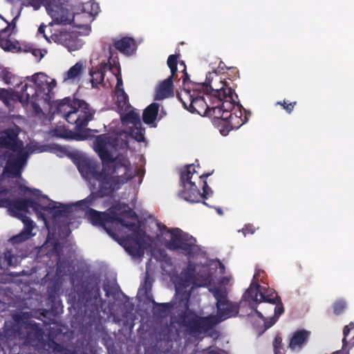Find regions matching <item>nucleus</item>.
I'll return each instance as SVG.
<instances>
[{"mask_svg": "<svg viewBox=\"0 0 354 354\" xmlns=\"http://www.w3.org/2000/svg\"><path fill=\"white\" fill-rule=\"evenodd\" d=\"M209 290L216 300V315L202 317L189 309H187L178 315V324L192 336L196 337L206 333L219 323L230 317H236L239 313V306L228 299L225 288L215 287Z\"/></svg>", "mask_w": 354, "mask_h": 354, "instance_id": "obj_1", "label": "nucleus"}, {"mask_svg": "<svg viewBox=\"0 0 354 354\" xmlns=\"http://www.w3.org/2000/svg\"><path fill=\"white\" fill-rule=\"evenodd\" d=\"M56 112L75 125L73 138L84 140L91 137V131L86 127L93 119L95 111L86 102L75 95L66 97L57 102Z\"/></svg>", "mask_w": 354, "mask_h": 354, "instance_id": "obj_2", "label": "nucleus"}, {"mask_svg": "<svg viewBox=\"0 0 354 354\" xmlns=\"http://www.w3.org/2000/svg\"><path fill=\"white\" fill-rule=\"evenodd\" d=\"M73 304L84 311V316L93 322L100 315L104 301L97 283L83 281L74 287Z\"/></svg>", "mask_w": 354, "mask_h": 354, "instance_id": "obj_3", "label": "nucleus"}, {"mask_svg": "<svg viewBox=\"0 0 354 354\" xmlns=\"http://www.w3.org/2000/svg\"><path fill=\"white\" fill-rule=\"evenodd\" d=\"M26 80L33 82L35 86L28 84V92L30 93L28 104H30L37 114H39L42 112L41 106L49 105L54 97L53 89L57 85L56 80L43 73L27 77Z\"/></svg>", "mask_w": 354, "mask_h": 354, "instance_id": "obj_4", "label": "nucleus"}, {"mask_svg": "<svg viewBox=\"0 0 354 354\" xmlns=\"http://www.w3.org/2000/svg\"><path fill=\"white\" fill-rule=\"evenodd\" d=\"M131 162L128 167H123L113 164L110 166V171H105L101 178L95 181L98 183L96 189L100 196L106 197L113 195L115 191L134 177Z\"/></svg>", "mask_w": 354, "mask_h": 354, "instance_id": "obj_5", "label": "nucleus"}, {"mask_svg": "<svg viewBox=\"0 0 354 354\" xmlns=\"http://www.w3.org/2000/svg\"><path fill=\"white\" fill-rule=\"evenodd\" d=\"M160 232L167 231L171 234L170 240L166 244L168 249L174 251H180L184 255L192 257L197 252L198 246L194 237L183 232L179 228L167 229V226L158 223Z\"/></svg>", "mask_w": 354, "mask_h": 354, "instance_id": "obj_6", "label": "nucleus"}, {"mask_svg": "<svg viewBox=\"0 0 354 354\" xmlns=\"http://www.w3.org/2000/svg\"><path fill=\"white\" fill-rule=\"evenodd\" d=\"M109 140L107 135L101 134L97 136L93 142L94 150L102 160L104 169H109L110 164L128 167L130 160L126 156L118 154L115 157L112 156L111 152L107 149Z\"/></svg>", "mask_w": 354, "mask_h": 354, "instance_id": "obj_7", "label": "nucleus"}, {"mask_svg": "<svg viewBox=\"0 0 354 354\" xmlns=\"http://www.w3.org/2000/svg\"><path fill=\"white\" fill-rule=\"evenodd\" d=\"M41 255H45L48 258L55 257L56 273L60 276H64L69 270L71 264L68 261L62 260V249L57 240L47 238L46 241L40 248L39 251Z\"/></svg>", "mask_w": 354, "mask_h": 354, "instance_id": "obj_8", "label": "nucleus"}, {"mask_svg": "<svg viewBox=\"0 0 354 354\" xmlns=\"http://www.w3.org/2000/svg\"><path fill=\"white\" fill-rule=\"evenodd\" d=\"M220 84L221 88H212L213 95L215 97V100L220 103L223 111L227 112L225 115L228 120V115L234 111L235 105L239 103L238 95L230 83L220 82Z\"/></svg>", "mask_w": 354, "mask_h": 354, "instance_id": "obj_9", "label": "nucleus"}, {"mask_svg": "<svg viewBox=\"0 0 354 354\" xmlns=\"http://www.w3.org/2000/svg\"><path fill=\"white\" fill-rule=\"evenodd\" d=\"M250 115V112H248L240 103H237L234 111L228 115L227 127L220 129L221 133L227 136L231 130L238 129L248 122Z\"/></svg>", "mask_w": 354, "mask_h": 354, "instance_id": "obj_10", "label": "nucleus"}, {"mask_svg": "<svg viewBox=\"0 0 354 354\" xmlns=\"http://www.w3.org/2000/svg\"><path fill=\"white\" fill-rule=\"evenodd\" d=\"M202 181L203 184L202 193L196 186V182L193 183H186L185 185H183V189L180 194L181 197L190 203H198L203 198L207 199V196L212 194V191L207 185L206 179Z\"/></svg>", "mask_w": 354, "mask_h": 354, "instance_id": "obj_11", "label": "nucleus"}, {"mask_svg": "<svg viewBox=\"0 0 354 354\" xmlns=\"http://www.w3.org/2000/svg\"><path fill=\"white\" fill-rule=\"evenodd\" d=\"M68 1L46 0V10L55 24H68L70 23L68 10L64 6Z\"/></svg>", "mask_w": 354, "mask_h": 354, "instance_id": "obj_12", "label": "nucleus"}, {"mask_svg": "<svg viewBox=\"0 0 354 354\" xmlns=\"http://www.w3.org/2000/svg\"><path fill=\"white\" fill-rule=\"evenodd\" d=\"M180 67L182 68L183 90L177 93V97L187 110L188 106H190V102L195 98L198 92L192 87L194 83L189 80V75L187 73V67L183 61L180 62Z\"/></svg>", "mask_w": 354, "mask_h": 354, "instance_id": "obj_13", "label": "nucleus"}, {"mask_svg": "<svg viewBox=\"0 0 354 354\" xmlns=\"http://www.w3.org/2000/svg\"><path fill=\"white\" fill-rule=\"evenodd\" d=\"M29 207L37 210L41 206L31 198H9L8 209L17 218H20V215H24L22 213L27 212Z\"/></svg>", "mask_w": 354, "mask_h": 354, "instance_id": "obj_14", "label": "nucleus"}, {"mask_svg": "<svg viewBox=\"0 0 354 354\" xmlns=\"http://www.w3.org/2000/svg\"><path fill=\"white\" fill-rule=\"evenodd\" d=\"M17 91L0 88V99L18 100L23 104H28L30 93L28 92V83L21 82L17 84Z\"/></svg>", "mask_w": 354, "mask_h": 354, "instance_id": "obj_15", "label": "nucleus"}, {"mask_svg": "<svg viewBox=\"0 0 354 354\" xmlns=\"http://www.w3.org/2000/svg\"><path fill=\"white\" fill-rule=\"evenodd\" d=\"M19 132L14 129H7L1 133L0 145L12 151H20L24 149V142L18 139Z\"/></svg>", "mask_w": 354, "mask_h": 354, "instance_id": "obj_16", "label": "nucleus"}, {"mask_svg": "<svg viewBox=\"0 0 354 354\" xmlns=\"http://www.w3.org/2000/svg\"><path fill=\"white\" fill-rule=\"evenodd\" d=\"M116 212H98L94 209L89 208L86 212V216L91 223L95 226H101L109 233L106 228V223H114Z\"/></svg>", "mask_w": 354, "mask_h": 354, "instance_id": "obj_17", "label": "nucleus"}, {"mask_svg": "<svg viewBox=\"0 0 354 354\" xmlns=\"http://www.w3.org/2000/svg\"><path fill=\"white\" fill-rule=\"evenodd\" d=\"M251 305V308L254 309L255 314L262 320L263 324L262 326H256L254 324V328L259 331V334L263 333L266 330L271 328L278 320L279 316L284 313V308L283 305H278L277 306L274 307V314L273 316L266 318L265 317L262 313L259 311L257 308H255L254 305Z\"/></svg>", "mask_w": 354, "mask_h": 354, "instance_id": "obj_18", "label": "nucleus"}, {"mask_svg": "<svg viewBox=\"0 0 354 354\" xmlns=\"http://www.w3.org/2000/svg\"><path fill=\"white\" fill-rule=\"evenodd\" d=\"M214 172L212 170L211 172L204 173L201 175H199L198 172L195 170L194 165H188L185 167L184 169L180 171V185H185L186 183H193L195 181H193V179H195L194 175L196 174V177L201 181L203 180H205L207 177L210 176Z\"/></svg>", "mask_w": 354, "mask_h": 354, "instance_id": "obj_19", "label": "nucleus"}, {"mask_svg": "<svg viewBox=\"0 0 354 354\" xmlns=\"http://www.w3.org/2000/svg\"><path fill=\"white\" fill-rule=\"evenodd\" d=\"M112 49L117 50L125 55H133L136 50V44L133 38L129 37H124L120 39H113Z\"/></svg>", "mask_w": 354, "mask_h": 354, "instance_id": "obj_20", "label": "nucleus"}, {"mask_svg": "<svg viewBox=\"0 0 354 354\" xmlns=\"http://www.w3.org/2000/svg\"><path fill=\"white\" fill-rule=\"evenodd\" d=\"M220 82L230 83L226 80V78L223 80L219 77L216 72H209L206 75L205 82L201 85L206 91V95L207 98H213L215 100V97L213 95L214 88H221V84Z\"/></svg>", "mask_w": 354, "mask_h": 354, "instance_id": "obj_21", "label": "nucleus"}, {"mask_svg": "<svg viewBox=\"0 0 354 354\" xmlns=\"http://www.w3.org/2000/svg\"><path fill=\"white\" fill-rule=\"evenodd\" d=\"M20 219L23 222L24 227L19 234L11 238L13 243H21L29 239L34 235L32 233V231L35 227L34 222L26 215H20Z\"/></svg>", "mask_w": 354, "mask_h": 354, "instance_id": "obj_22", "label": "nucleus"}, {"mask_svg": "<svg viewBox=\"0 0 354 354\" xmlns=\"http://www.w3.org/2000/svg\"><path fill=\"white\" fill-rule=\"evenodd\" d=\"M111 165L112 164L109 165V169H104L102 165V169L100 171V167L97 163L91 161H84L80 165L79 169L81 173L85 174L88 176H91L94 180H96L97 178L102 177V174L105 171H110V166H111Z\"/></svg>", "mask_w": 354, "mask_h": 354, "instance_id": "obj_23", "label": "nucleus"}, {"mask_svg": "<svg viewBox=\"0 0 354 354\" xmlns=\"http://www.w3.org/2000/svg\"><path fill=\"white\" fill-rule=\"evenodd\" d=\"M200 94L201 93H198L195 98L192 100L187 110L192 113L205 116L208 114L209 105L207 103L205 97Z\"/></svg>", "mask_w": 354, "mask_h": 354, "instance_id": "obj_24", "label": "nucleus"}, {"mask_svg": "<svg viewBox=\"0 0 354 354\" xmlns=\"http://www.w3.org/2000/svg\"><path fill=\"white\" fill-rule=\"evenodd\" d=\"M216 105H209L207 116L212 117L215 124L218 125L219 129L227 127V118L225 115L227 112L223 111L220 103L216 101Z\"/></svg>", "mask_w": 354, "mask_h": 354, "instance_id": "obj_25", "label": "nucleus"}, {"mask_svg": "<svg viewBox=\"0 0 354 354\" xmlns=\"http://www.w3.org/2000/svg\"><path fill=\"white\" fill-rule=\"evenodd\" d=\"M54 37L55 41L66 47L69 50H74L77 49V37L73 32L61 31L57 34H55Z\"/></svg>", "mask_w": 354, "mask_h": 354, "instance_id": "obj_26", "label": "nucleus"}, {"mask_svg": "<svg viewBox=\"0 0 354 354\" xmlns=\"http://www.w3.org/2000/svg\"><path fill=\"white\" fill-rule=\"evenodd\" d=\"M26 341L31 345H37L44 339V332L38 324H29L26 326Z\"/></svg>", "mask_w": 354, "mask_h": 354, "instance_id": "obj_27", "label": "nucleus"}, {"mask_svg": "<svg viewBox=\"0 0 354 354\" xmlns=\"http://www.w3.org/2000/svg\"><path fill=\"white\" fill-rule=\"evenodd\" d=\"M310 332L305 329L295 331L289 342V347L291 350L301 349L305 345L310 337Z\"/></svg>", "mask_w": 354, "mask_h": 354, "instance_id": "obj_28", "label": "nucleus"}, {"mask_svg": "<svg viewBox=\"0 0 354 354\" xmlns=\"http://www.w3.org/2000/svg\"><path fill=\"white\" fill-rule=\"evenodd\" d=\"M174 95L173 80L167 77L163 80L156 89L154 99L161 100Z\"/></svg>", "mask_w": 354, "mask_h": 354, "instance_id": "obj_29", "label": "nucleus"}, {"mask_svg": "<svg viewBox=\"0 0 354 354\" xmlns=\"http://www.w3.org/2000/svg\"><path fill=\"white\" fill-rule=\"evenodd\" d=\"M260 287L259 283H251L243 294V299L249 302L254 301L255 305L259 304L260 301L258 297L259 296L260 297V293H262L260 290Z\"/></svg>", "mask_w": 354, "mask_h": 354, "instance_id": "obj_30", "label": "nucleus"}, {"mask_svg": "<svg viewBox=\"0 0 354 354\" xmlns=\"http://www.w3.org/2000/svg\"><path fill=\"white\" fill-rule=\"evenodd\" d=\"M159 104L153 102L149 104L143 111L142 120L145 124H152L157 118Z\"/></svg>", "mask_w": 354, "mask_h": 354, "instance_id": "obj_31", "label": "nucleus"}, {"mask_svg": "<svg viewBox=\"0 0 354 354\" xmlns=\"http://www.w3.org/2000/svg\"><path fill=\"white\" fill-rule=\"evenodd\" d=\"M41 209L44 211H53L55 216H66L72 212L71 205H60V206L56 207L53 202L50 203L46 206H41Z\"/></svg>", "mask_w": 354, "mask_h": 354, "instance_id": "obj_32", "label": "nucleus"}, {"mask_svg": "<svg viewBox=\"0 0 354 354\" xmlns=\"http://www.w3.org/2000/svg\"><path fill=\"white\" fill-rule=\"evenodd\" d=\"M103 198L102 196H100L97 192L92 191L91 193L84 199L79 201L76 203V205L80 207L82 209L85 210L88 209L91 206H93L95 205L96 201L99 198Z\"/></svg>", "mask_w": 354, "mask_h": 354, "instance_id": "obj_33", "label": "nucleus"}, {"mask_svg": "<svg viewBox=\"0 0 354 354\" xmlns=\"http://www.w3.org/2000/svg\"><path fill=\"white\" fill-rule=\"evenodd\" d=\"M83 70V64L80 62H77L75 65L69 68V70L64 74L63 80L66 82L68 80L74 81L80 78Z\"/></svg>", "mask_w": 354, "mask_h": 354, "instance_id": "obj_34", "label": "nucleus"}, {"mask_svg": "<svg viewBox=\"0 0 354 354\" xmlns=\"http://www.w3.org/2000/svg\"><path fill=\"white\" fill-rule=\"evenodd\" d=\"M109 57L108 62L110 64L111 71L113 74L121 71L119 59L117 54L112 49V46H109Z\"/></svg>", "mask_w": 354, "mask_h": 354, "instance_id": "obj_35", "label": "nucleus"}, {"mask_svg": "<svg viewBox=\"0 0 354 354\" xmlns=\"http://www.w3.org/2000/svg\"><path fill=\"white\" fill-rule=\"evenodd\" d=\"M21 167L19 166L12 164L11 161L7 160L4 172L9 178H19L21 176Z\"/></svg>", "mask_w": 354, "mask_h": 354, "instance_id": "obj_36", "label": "nucleus"}, {"mask_svg": "<svg viewBox=\"0 0 354 354\" xmlns=\"http://www.w3.org/2000/svg\"><path fill=\"white\" fill-rule=\"evenodd\" d=\"M178 55H170L167 59V65L171 71V75L168 77L171 78V80H173L175 77V75H176V73H178V67H177L178 64ZM179 64H180V62H179ZM179 68H180V71H182V68H180V66H179ZM179 73H181L183 74V73L181 71H180Z\"/></svg>", "mask_w": 354, "mask_h": 354, "instance_id": "obj_37", "label": "nucleus"}, {"mask_svg": "<svg viewBox=\"0 0 354 354\" xmlns=\"http://www.w3.org/2000/svg\"><path fill=\"white\" fill-rule=\"evenodd\" d=\"M142 247L140 245H136L135 242L128 239L125 241L126 250L133 256H140L143 253Z\"/></svg>", "mask_w": 354, "mask_h": 354, "instance_id": "obj_38", "label": "nucleus"}, {"mask_svg": "<svg viewBox=\"0 0 354 354\" xmlns=\"http://www.w3.org/2000/svg\"><path fill=\"white\" fill-rule=\"evenodd\" d=\"M17 152L18 153L17 154L10 153L8 156L7 160L11 161L12 164L18 165L20 167H22L26 162L27 156L26 153L22 152V151Z\"/></svg>", "mask_w": 354, "mask_h": 354, "instance_id": "obj_39", "label": "nucleus"}, {"mask_svg": "<svg viewBox=\"0 0 354 354\" xmlns=\"http://www.w3.org/2000/svg\"><path fill=\"white\" fill-rule=\"evenodd\" d=\"M114 75L117 80L115 90L118 95V97H122L124 102L126 103V101L128 100V95L125 93L123 88V82L122 79L121 71H119V73H114Z\"/></svg>", "mask_w": 354, "mask_h": 354, "instance_id": "obj_40", "label": "nucleus"}, {"mask_svg": "<svg viewBox=\"0 0 354 354\" xmlns=\"http://www.w3.org/2000/svg\"><path fill=\"white\" fill-rule=\"evenodd\" d=\"M123 122L132 124L133 126H142L140 115L133 111L127 113L122 118Z\"/></svg>", "mask_w": 354, "mask_h": 354, "instance_id": "obj_41", "label": "nucleus"}, {"mask_svg": "<svg viewBox=\"0 0 354 354\" xmlns=\"http://www.w3.org/2000/svg\"><path fill=\"white\" fill-rule=\"evenodd\" d=\"M146 236V232L140 227L138 230H136L134 232L131 234L128 239L131 240V241L135 242L136 245H140L143 246L145 243V238Z\"/></svg>", "mask_w": 354, "mask_h": 354, "instance_id": "obj_42", "label": "nucleus"}, {"mask_svg": "<svg viewBox=\"0 0 354 354\" xmlns=\"http://www.w3.org/2000/svg\"><path fill=\"white\" fill-rule=\"evenodd\" d=\"M153 304L156 306V313L159 314L161 317L167 316L173 308V304L171 303H156L153 301Z\"/></svg>", "mask_w": 354, "mask_h": 354, "instance_id": "obj_43", "label": "nucleus"}, {"mask_svg": "<svg viewBox=\"0 0 354 354\" xmlns=\"http://www.w3.org/2000/svg\"><path fill=\"white\" fill-rule=\"evenodd\" d=\"M115 218H116L115 220V222L120 223L122 226L125 227L126 228L132 231V233L140 227V225H138L136 223H133V222L127 221L125 219L122 218L121 216H118L117 214H115Z\"/></svg>", "mask_w": 354, "mask_h": 354, "instance_id": "obj_44", "label": "nucleus"}, {"mask_svg": "<svg viewBox=\"0 0 354 354\" xmlns=\"http://www.w3.org/2000/svg\"><path fill=\"white\" fill-rule=\"evenodd\" d=\"M260 304L261 302L268 303L272 306H277L278 305H283L281 302V297L278 296L277 294L275 297H271L270 295H265L263 293H260L259 298Z\"/></svg>", "mask_w": 354, "mask_h": 354, "instance_id": "obj_45", "label": "nucleus"}, {"mask_svg": "<svg viewBox=\"0 0 354 354\" xmlns=\"http://www.w3.org/2000/svg\"><path fill=\"white\" fill-rule=\"evenodd\" d=\"M274 354H286V349L282 343V338L279 335H277L272 342Z\"/></svg>", "mask_w": 354, "mask_h": 354, "instance_id": "obj_46", "label": "nucleus"}, {"mask_svg": "<svg viewBox=\"0 0 354 354\" xmlns=\"http://www.w3.org/2000/svg\"><path fill=\"white\" fill-rule=\"evenodd\" d=\"M132 136L138 142H143L145 140V129L142 126H133V128L131 129Z\"/></svg>", "mask_w": 354, "mask_h": 354, "instance_id": "obj_47", "label": "nucleus"}, {"mask_svg": "<svg viewBox=\"0 0 354 354\" xmlns=\"http://www.w3.org/2000/svg\"><path fill=\"white\" fill-rule=\"evenodd\" d=\"M90 75L91 76V83L93 86H97V84H101L104 79V74L102 73L101 71H98L97 69L95 71H91L90 72Z\"/></svg>", "mask_w": 354, "mask_h": 354, "instance_id": "obj_48", "label": "nucleus"}, {"mask_svg": "<svg viewBox=\"0 0 354 354\" xmlns=\"http://www.w3.org/2000/svg\"><path fill=\"white\" fill-rule=\"evenodd\" d=\"M118 211L120 212L122 216H125L129 218H136L137 214L136 212L131 209L127 205H123L122 206L120 205L119 207H116Z\"/></svg>", "mask_w": 354, "mask_h": 354, "instance_id": "obj_49", "label": "nucleus"}, {"mask_svg": "<svg viewBox=\"0 0 354 354\" xmlns=\"http://www.w3.org/2000/svg\"><path fill=\"white\" fill-rule=\"evenodd\" d=\"M227 75L229 76L228 81L233 88L235 87V84L233 81L239 78V71L236 67H230L227 68Z\"/></svg>", "mask_w": 354, "mask_h": 354, "instance_id": "obj_50", "label": "nucleus"}, {"mask_svg": "<svg viewBox=\"0 0 354 354\" xmlns=\"http://www.w3.org/2000/svg\"><path fill=\"white\" fill-rule=\"evenodd\" d=\"M346 308V304L342 299L336 301L333 305V313L336 315L342 314L344 313V311L345 310Z\"/></svg>", "mask_w": 354, "mask_h": 354, "instance_id": "obj_51", "label": "nucleus"}, {"mask_svg": "<svg viewBox=\"0 0 354 354\" xmlns=\"http://www.w3.org/2000/svg\"><path fill=\"white\" fill-rule=\"evenodd\" d=\"M0 46L5 51H14L17 49V45L6 38L0 39Z\"/></svg>", "mask_w": 354, "mask_h": 354, "instance_id": "obj_52", "label": "nucleus"}, {"mask_svg": "<svg viewBox=\"0 0 354 354\" xmlns=\"http://www.w3.org/2000/svg\"><path fill=\"white\" fill-rule=\"evenodd\" d=\"M296 104H297L296 101H294L292 102H288V101H286V100H283V101L277 102L276 103V105L281 106L283 107V109H285L286 111L288 114H290L292 112Z\"/></svg>", "mask_w": 354, "mask_h": 354, "instance_id": "obj_53", "label": "nucleus"}, {"mask_svg": "<svg viewBox=\"0 0 354 354\" xmlns=\"http://www.w3.org/2000/svg\"><path fill=\"white\" fill-rule=\"evenodd\" d=\"M50 347H52L55 354H62V353L66 349L63 345L52 341L50 343Z\"/></svg>", "mask_w": 354, "mask_h": 354, "instance_id": "obj_54", "label": "nucleus"}, {"mask_svg": "<svg viewBox=\"0 0 354 354\" xmlns=\"http://www.w3.org/2000/svg\"><path fill=\"white\" fill-rule=\"evenodd\" d=\"M351 326H354V323L351 322L348 325L345 326L344 328V330H343L344 337L342 339L343 347H346L347 346L346 338L350 333Z\"/></svg>", "mask_w": 354, "mask_h": 354, "instance_id": "obj_55", "label": "nucleus"}, {"mask_svg": "<svg viewBox=\"0 0 354 354\" xmlns=\"http://www.w3.org/2000/svg\"><path fill=\"white\" fill-rule=\"evenodd\" d=\"M351 326H354V323L351 322L348 325L345 326L344 328V330H343L344 337L342 339L343 347H346L347 346L346 338L350 333Z\"/></svg>", "mask_w": 354, "mask_h": 354, "instance_id": "obj_56", "label": "nucleus"}, {"mask_svg": "<svg viewBox=\"0 0 354 354\" xmlns=\"http://www.w3.org/2000/svg\"><path fill=\"white\" fill-rule=\"evenodd\" d=\"M255 232V229L254 226L251 224H248L244 226V227L242 229V232L244 236H246L247 234H252Z\"/></svg>", "mask_w": 354, "mask_h": 354, "instance_id": "obj_57", "label": "nucleus"}, {"mask_svg": "<svg viewBox=\"0 0 354 354\" xmlns=\"http://www.w3.org/2000/svg\"><path fill=\"white\" fill-rule=\"evenodd\" d=\"M98 71H101L103 74L105 75V73L108 71H111L110 64L109 62H102L99 65V67L97 68Z\"/></svg>", "mask_w": 354, "mask_h": 354, "instance_id": "obj_58", "label": "nucleus"}, {"mask_svg": "<svg viewBox=\"0 0 354 354\" xmlns=\"http://www.w3.org/2000/svg\"><path fill=\"white\" fill-rule=\"evenodd\" d=\"M19 189L21 190L24 191V192L32 193V194H33L35 195H38L39 194L41 193V191L39 189H33L32 191L31 189H30L29 187H25V186H23V185H20L19 186Z\"/></svg>", "mask_w": 354, "mask_h": 354, "instance_id": "obj_59", "label": "nucleus"}, {"mask_svg": "<svg viewBox=\"0 0 354 354\" xmlns=\"http://www.w3.org/2000/svg\"><path fill=\"white\" fill-rule=\"evenodd\" d=\"M6 22L8 23V26L6 28L0 30V39L6 38L5 35L7 34L9 31L10 24L8 21Z\"/></svg>", "mask_w": 354, "mask_h": 354, "instance_id": "obj_60", "label": "nucleus"}, {"mask_svg": "<svg viewBox=\"0 0 354 354\" xmlns=\"http://www.w3.org/2000/svg\"><path fill=\"white\" fill-rule=\"evenodd\" d=\"M2 178L0 177V195L6 196L10 192V189L7 187L1 186Z\"/></svg>", "mask_w": 354, "mask_h": 354, "instance_id": "obj_61", "label": "nucleus"}, {"mask_svg": "<svg viewBox=\"0 0 354 354\" xmlns=\"http://www.w3.org/2000/svg\"><path fill=\"white\" fill-rule=\"evenodd\" d=\"M209 281H210V274L209 273L205 274L203 281L201 284H199V286H205L209 283Z\"/></svg>", "mask_w": 354, "mask_h": 354, "instance_id": "obj_62", "label": "nucleus"}, {"mask_svg": "<svg viewBox=\"0 0 354 354\" xmlns=\"http://www.w3.org/2000/svg\"><path fill=\"white\" fill-rule=\"evenodd\" d=\"M9 198H0V207L8 208Z\"/></svg>", "mask_w": 354, "mask_h": 354, "instance_id": "obj_63", "label": "nucleus"}, {"mask_svg": "<svg viewBox=\"0 0 354 354\" xmlns=\"http://www.w3.org/2000/svg\"><path fill=\"white\" fill-rule=\"evenodd\" d=\"M145 288L146 292L147 291H150L151 288V282L149 281L148 277H146V279L145 281Z\"/></svg>", "mask_w": 354, "mask_h": 354, "instance_id": "obj_64", "label": "nucleus"}]
</instances>
